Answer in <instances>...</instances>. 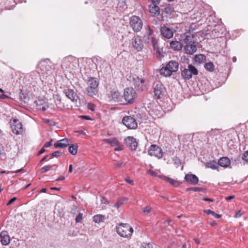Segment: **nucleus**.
<instances>
[{
  "instance_id": "nucleus-56",
  "label": "nucleus",
  "mask_w": 248,
  "mask_h": 248,
  "mask_svg": "<svg viewBox=\"0 0 248 248\" xmlns=\"http://www.w3.org/2000/svg\"><path fill=\"white\" fill-rule=\"evenodd\" d=\"M65 179V177L63 176H60V177H59L56 180L57 181H62V180H63Z\"/></svg>"
},
{
  "instance_id": "nucleus-35",
  "label": "nucleus",
  "mask_w": 248,
  "mask_h": 248,
  "mask_svg": "<svg viewBox=\"0 0 248 248\" xmlns=\"http://www.w3.org/2000/svg\"><path fill=\"white\" fill-rule=\"evenodd\" d=\"M205 59V57L202 54L196 55L194 57V60L198 63H202Z\"/></svg>"
},
{
  "instance_id": "nucleus-21",
  "label": "nucleus",
  "mask_w": 248,
  "mask_h": 248,
  "mask_svg": "<svg viewBox=\"0 0 248 248\" xmlns=\"http://www.w3.org/2000/svg\"><path fill=\"white\" fill-rule=\"evenodd\" d=\"M1 242L2 245L6 246L10 242V237L7 231H2L0 233Z\"/></svg>"
},
{
  "instance_id": "nucleus-29",
  "label": "nucleus",
  "mask_w": 248,
  "mask_h": 248,
  "mask_svg": "<svg viewBox=\"0 0 248 248\" xmlns=\"http://www.w3.org/2000/svg\"><path fill=\"white\" fill-rule=\"evenodd\" d=\"M133 82L135 86L139 87L142 86L144 83V80L143 79L139 78L138 76H135L133 77Z\"/></svg>"
},
{
  "instance_id": "nucleus-8",
  "label": "nucleus",
  "mask_w": 248,
  "mask_h": 248,
  "mask_svg": "<svg viewBox=\"0 0 248 248\" xmlns=\"http://www.w3.org/2000/svg\"><path fill=\"white\" fill-rule=\"evenodd\" d=\"M130 25L133 30L136 32L140 31L142 28V21L139 16H131Z\"/></svg>"
},
{
  "instance_id": "nucleus-17",
  "label": "nucleus",
  "mask_w": 248,
  "mask_h": 248,
  "mask_svg": "<svg viewBox=\"0 0 248 248\" xmlns=\"http://www.w3.org/2000/svg\"><path fill=\"white\" fill-rule=\"evenodd\" d=\"M126 145L131 150H136L138 146L136 139L133 137H127L125 139Z\"/></svg>"
},
{
  "instance_id": "nucleus-9",
  "label": "nucleus",
  "mask_w": 248,
  "mask_h": 248,
  "mask_svg": "<svg viewBox=\"0 0 248 248\" xmlns=\"http://www.w3.org/2000/svg\"><path fill=\"white\" fill-rule=\"evenodd\" d=\"M122 122L129 129H135L138 127V124L136 120L130 116L124 117L123 118Z\"/></svg>"
},
{
  "instance_id": "nucleus-13",
  "label": "nucleus",
  "mask_w": 248,
  "mask_h": 248,
  "mask_svg": "<svg viewBox=\"0 0 248 248\" xmlns=\"http://www.w3.org/2000/svg\"><path fill=\"white\" fill-rule=\"evenodd\" d=\"M132 45L134 48L138 51L141 50L143 47L142 40L139 36H134L132 38Z\"/></svg>"
},
{
  "instance_id": "nucleus-6",
  "label": "nucleus",
  "mask_w": 248,
  "mask_h": 248,
  "mask_svg": "<svg viewBox=\"0 0 248 248\" xmlns=\"http://www.w3.org/2000/svg\"><path fill=\"white\" fill-rule=\"evenodd\" d=\"M198 74V70L192 64H189L187 68H185L181 72L182 77L186 79H190L192 75H197Z\"/></svg>"
},
{
  "instance_id": "nucleus-46",
  "label": "nucleus",
  "mask_w": 248,
  "mask_h": 248,
  "mask_svg": "<svg viewBox=\"0 0 248 248\" xmlns=\"http://www.w3.org/2000/svg\"><path fill=\"white\" fill-rule=\"evenodd\" d=\"M123 164V162H122V161L119 162H118V163H116L114 164V166L116 168H120L122 166Z\"/></svg>"
},
{
  "instance_id": "nucleus-34",
  "label": "nucleus",
  "mask_w": 248,
  "mask_h": 248,
  "mask_svg": "<svg viewBox=\"0 0 248 248\" xmlns=\"http://www.w3.org/2000/svg\"><path fill=\"white\" fill-rule=\"evenodd\" d=\"M203 212H204V213H206L207 215H212L216 218H219L221 217V215L217 214L215 212L211 210L210 209L205 210H204Z\"/></svg>"
},
{
  "instance_id": "nucleus-22",
  "label": "nucleus",
  "mask_w": 248,
  "mask_h": 248,
  "mask_svg": "<svg viewBox=\"0 0 248 248\" xmlns=\"http://www.w3.org/2000/svg\"><path fill=\"white\" fill-rule=\"evenodd\" d=\"M184 36L185 37L184 39V42L185 44H191L196 43L194 35L191 32H188L187 34L185 33Z\"/></svg>"
},
{
  "instance_id": "nucleus-20",
  "label": "nucleus",
  "mask_w": 248,
  "mask_h": 248,
  "mask_svg": "<svg viewBox=\"0 0 248 248\" xmlns=\"http://www.w3.org/2000/svg\"><path fill=\"white\" fill-rule=\"evenodd\" d=\"M55 105L59 110H63L65 108V105L62 101V99L59 94H55L53 96Z\"/></svg>"
},
{
  "instance_id": "nucleus-39",
  "label": "nucleus",
  "mask_w": 248,
  "mask_h": 248,
  "mask_svg": "<svg viewBox=\"0 0 248 248\" xmlns=\"http://www.w3.org/2000/svg\"><path fill=\"white\" fill-rule=\"evenodd\" d=\"M155 50H156V52L157 53V57L158 58H161L163 56V55L162 54V49L160 48L158 46Z\"/></svg>"
},
{
  "instance_id": "nucleus-51",
  "label": "nucleus",
  "mask_w": 248,
  "mask_h": 248,
  "mask_svg": "<svg viewBox=\"0 0 248 248\" xmlns=\"http://www.w3.org/2000/svg\"><path fill=\"white\" fill-rule=\"evenodd\" d=\"M148 31H149V32H148V36H151L153 33V31L151 29V28H150V26H148Z\"/></svg>"
},
{
  "instance_id": "nucleus-44",
  "label": "nucleus",
  "mask_w": 248,
  "mask_h": 248,
  "mask_svg": "<svg viewBox=\"0 0 248 248\" xmlns=\"http://www.w3.org/2000/svg\"><path fill=\"white\" fill-rule=\"evenodd\" d=\"M95 105L92 103H88V108L92 111L94 110Z\"/></svg>"
},
{
  "instance_id": "nucleus-61",
  "label": "nucleus",
  "mask_w": 248,
  "mask_h": 248,
  "mask_svg": "<svg viewBox=\"0 0 248 248\" xmlns=\"http://www.w3.org/2000/svg\"><path fill=\"white\" fill-rule=\"evenodd\" d=\"M210 225L212 226H215L217 225V223H216V221H213L212 222L210 223Z\"/></svg>"
},
{
  "instance_id": "nucleus-15",
  "label": "nucleus",
  "mask_w": 248,
  "mask_h": 248,
  "mask_svg": "<svg viewBox=\"0 0 248 248\" xmlns=\"http://www.w3.org/2000/svg\"><path fill=\"white\" fill-rule=\"evenodd\" d=\"M64 93L66 96L72 102H77L78 99V96L76 92L73 89L67 88L64 90Z\"/></svg>"
},
{
  "instance_id": "nucleus-50",
  "label": "nucleus",
  "mask_w": 248,
  "mask_h": 248,
  "mask_svg": "<svg viewBox=\"0 0 248 248\" xmlns=\"http://www.w3.org/2000/svg\"><path fill=\"white\" fill-rule=\"evenodd\" d=\"M45 147L42 148L38 153L37 155H40L45 152Z\"/></svg>"
},
{
  "instance_id": "nucleus-36",
  "label": "nucleus",
  "mask_w": 248,
  "mask_h": 248,
  "mask_svg": "<svg viewBox=\"0 0 248 248\" xmlns=\"http://www.w3.org/2000/svg\"><path fill=\"white\" fill-rule=\"evenodd\" d=\"M204 68L210 72H213L214 70L215 66L212 62L206 63L204 64Z\"/></svg>"
},
{
  "instance_id": "nucleus-40",
  "label": "nucleus",
  "mask_w": 248,
  "mask_h": 248,
  "mask_svg": "<svg viewBox=\"0 0 248 248\" xmlns=\"http://www.w3.org/2000/svg\"><path fill=\"white\" fill-rule=\"evenodd\" d=\"M83 219V214L82 213H79L76 217V222L79 223Z\"/></svg>"
},
{
  "instance_id": "nucleus-52",
  "label": "nucleus",
  "mask_w": 248,
  "mask_h": 248,
  "mask_svg": "<svg viewBox=\"0 0 248 248\" xmlns=\"http://www.w3.org/2000/svg\"><path fill=\"white\" fill-rule=\"evenodd\" d=\"M190 190L194 191H201V188L198 187H192L190 188Z\"/></svg>"
},
{
  "instance_id": "nucleus-45",
  "label": "nucleus",
  "mask_w": 248,
  "mask_h": 248,
  "mask_svg": "<svg viewBox=\"0 0 248 248\" xmlns=\"http://www.w3.org/2000/svg\"><path fill=\"white\" fill-rule=\"evenodd\" d=\"M52 141V140H51L48 142H46L45 144H44V147L45 148H48L50 147L51 145V142Z\"/></svg>"
},
{
  "instance_id": "nucleus-3",
  "label": "nucleus",
  "mask_w": 248,
  "mask_h": 248,
  "mask_svg": "<svg viewBox=\"0 0 248 248\" xmlns=\"http://www.w3.org/2000/svg\"><path fill=\"white\" fill-rule=\"evenodd\" d=\"M116 232L123 237L128 238L133 233V228L127 223H121L116 227Z\"/></svg>"
},
{
  "instance_id": "nucleus-57",
  "label": "nucleus",
  "mask_w": 248,
  "mask_h": 248,
  "mask_svg": "<svg viewBox=\"0 0 248 248\" xmlns=\"http://www.w3.org/2000/svg\"><path fill=\"white\" fill-rule=\"evenodd\" d=\"M234 198V196H230L229 197H226L225 199L226 200L229 201L232 199H233Z\"/></svg>"
},
{
  "instance_id": "nucleus-37",
  "label": "nucleus",
  "mask_w": 248,
  "mask_h": 248,
  "mask_svg": "<svg viewBox=\"0 0 248 248\" xmlns=\"http://www.w3.org/2000/svg\"><path fill=\"white\" fill-rule=\"evenodd\" d=\"M149 40H151L154 49H155L158 46V42L156 39L154 37H151L150 38H149Z\"/></svg>"
},
{
  "instance_id": "nucleus-43",
  "label": "nucleus",
  "mask_w": 248,
  "mask_h": 248,
  "mask_svg": "<svg viewBox=\"0 0 248 248\" xmlns=\"http://www.w3.org/2000/svg\"><path fill=\"white\" fill-rule=\"evenodd\" d=\"M152 209L150 206H147L143 209V212L145 214H147L151 211Z\"/></svg>"
},
{
  "instance_id": "nucleus-4",
  "label": "nucleus",
  "mask_w": 248,
  "mask_h": 248,
  "mask_svg": "<svg viewBox=\"0 0 248 248\" xmlns=\"http://www.w3.org/2000/svg\"><path fill=\"white\" fill-rule=\"evenodd\" d=\"M137 97V93L132 88H126L124 92V105L132 104Z\"/></svg>"
},
{
  "instance_id": "nucleus-28",
  "label": "nucleus",
  "mask_w": 248,
  "mask_h": 248,
  "mask_svg": "<svg viewBox=\"0 0 248 248\" xmlns=\"http://www.w3.org/2000/svg\"><path fill=\"white\" fill-rule=\"evenodd\" d=\"M161 178L165 181L169 182L171 185H172V186H175V187H177V186H179L181 184V183L177 180H174V179L171 178L170 177H169L163 176L161 177Z\"/></svg>"
},
{
  "instance_id": "nucleus-18",
  "label": "nucleus",
  "mask_w": 248,
  "mask_h": 248,
  "mask_svg": "<svg viewBox=\"0 0 248 248\" xmlns=\"http://www.w3.org/2000/svg\"><path fill=\"white\" fill-rule=\"evenodd\" d=\"M184 50L186 54L192 55L196 52L197 46L195 44H185Z\"/></svg>"
},
{
  "instance_id": "nucleus-16",
  "label": "nucleus",
  "mask_w": 248,
  "mask_h": 248,
  "mask_svg": "<svg viewBox=\"0 0 248 248\" xmlns=\"http://www.w3.org/2000/svg\"><path fill=\"white\" fill-rule=\"evenodd\" d=\"M111 100L119 104H124L123 97L118 91H112L111 92Z\"/></svg>"
},
{
  "instance_id": "nucleus-7",
  "label": "nucleus",
  "mask_w": 248,
  "mask_h": 248,
  "mask_svg": "<svg viewBox=\"0 0 248 248\" xmlns=\"http://www.w3.org/2000/svg\"><path fill=\"white\" fill-rule=\"evenodd\" d=\"M149 155L151 156H154L159 159L163 156V152L162 149L155 144H152L148 149Z\"/></svg>"
},
{
  "instance_id": "nucleus-5",
  "label": "nucleus",
  "mask_w": 248,
  "mask_h": 248,
  "mask_svg": "<svg viewBox=\"0 0 248 248\" xmlns=\"http://www.w3.org/2000/svg\"><path fill=\"white\" fill-rule=\"evenodd\" d=\"M77 59L71 56L65 57L62 62V67L67 70H73L76 67Z\"/></svg>"
},
{
  "instance_id": "nucleus-62",
  "label": "nucleus",
  "mask_w": 248,
  "mask_h": 248,
  "mask_svg": "<svg viewBox=\"0 0 248 248\" xmlns=\"http://www.w3.org/2000/svg\"><path fill=\"white\" fill-rule=\"evenodd\" d=\"M9 173V171H6V170H2V171H0V174H3V173H4V174H8Z\"/></svg>"
},
{
  "instance_id": "nucleus-31",
  "label": "nucleus",
  "mask_w": 248,
  "mask_h": 248,
  "mask_svg": "<svg viewBox=\"0 0 248 248\" xmlns=\"http://www.w3.org/2000/svg\"><path fill=\"white\" fill-rule=\"evenodd\" d=\"M105 218V216L100 214L96 215L93 217V221L97 223L103 222Z\"/></svg>"
},
{
  "instance_id": "nucleus-10",
  "label": "nucleus",
  "mask_w": 248,
  "mask_h": 248,
  "mask_svg": "<svg viewBox=\"0 0 248 248\" xmlns=\"http://www.w3.org/2000/svg\"><path fill=\"white\" fill-rule=\"evenodd\" d=\"M11 127L13 132L16 135L21 134L23 131L22 124L21 123L17 120H14L13 121Z\"/></svg>"
},
{
  "instance_id": "nucleus-26",
  "label": "nucleus",
  "mask_w": 248,
  "mask_h": 248,
  "mask_svg": "<svg viewBox=\"0 0 248 248\" xmlns=\"http://www.w3.org/2000/svg\"><path fill=\"white\" fill-rule=\"evenodd\" d=\"M230 164V160L227 157H221L218 161V165L224 168H227Z\"/></svg>"
},
{
  "instance_id": "nucleus-59",
  "label": "nucleus",
  "mask_w": 248,
  "mask_h": 248,
  "mask_svg": "<svg viewBox=\"0 0 248 248\" xmlns=\"http://www.w3.org/2000/svg\"><path fill=\"white\" fill-rule=\"evenodd\" d=\"M0 98H2V99H5V98H8V96H7L6 95L4 94H1L0 96Z\"/></svg>"
},
{
  "instance_id": "nucleus-24",
  "label": "nucleus",
  "mask_w": 248,
  "mask_h": 248,
  "mask_svg": "<svg viewBox=\"0 0 248 248\" xmlns=\"http://www.w3.org/2000/svg\"><path fill=\"white\" fill-rule=\"evenodd\" d=\"M161 33L164 37L168 39L171 38L173 34L172 31L166 27H163L161 29Z\"/></svg>"
},
{
  "instance_id": "nucleus-48",
  "label": "nucleus",
  "mask_w": 248,
  "mask_h": 248,
  "mask_svg": "<svg viewBox=\"0 0 248 248\" xmlns=\"http://www.w3.org/2000/svg\"><path fill=\"white\" fill-rule=\"evenodd\" d=\"M49 158V155H46L42 158V159L41 160V162H42L44 161H48L49 160V159H48Z\"/></svg>"
},
{
  "instance_id": "nucleus-19",
  "label": "nucleus",
  "mask_w": 248,
  "mask_h": 248,
  "mask_svg": "<svg viewBox=\"0 0 248 248\" xmlns=\"http://www.w3.org/2000/svg\"><path fill=\"white\" fill-rule=\"evenodd\" d=\"M185 180L188 183L194 185L197 184L199 182L198 177L192 174H186L185 177Z\"/></svg>"
},
{
  "instance_id": "nucleus-41",
  "label": "nucleus",
  "mask_w": 248,
  "mask_h": 248,
  "mask_svg": "<svg viewBox=\"0 0 248 248\" xmlns=\"http://www.w3.org/2000/svg\"><path fill=\"white\" fill-rule=\"evenodd\" d=\"M51 167H52L51 166H49V165L44 166V167H42L41 168V172H46L47 171H48L49 170H50Z\"/></svg>"
},
{
  "instance_id": "nucleus-33",
  "label": "nucleus",
  "mask_w": 248,
  "mask_h": 248,
  "mask_svg": "<svg viewBox=\"0 0 248 248\" xmlns=\"http://www.w3.org/2000/svg\"><path fill=\"white\" fill-rule=\"evenodd\" d=\"M78 148V146L77 144H72L69 147L68 151L72 155H75L77 153Z\"/></svg>"
},
{
  "instance_id": "nucleus-12",
  "label": "nucleus",
  "mask_w": 248,
  "mask_h": 248,
  "mask_svg": "<svg viewBox=\"0 0 248 248\" xmlns=\"http://www.w3.org/2000/svg\"><path fill=\"white\" fill-rule=\"evenodd\" d=\"M103 141L105 143L111 145V146L114 147L115 151H122L123 149V146L120 144L119 141L116 138L104 139Z\"/></svg>"
},
{
  "instance_id": "nucleus-32",
  "label": "nucleus",
  "mask_w": 248,
  "mask_h": 248,
  "mask_svg": "<svg viewBox=\"0 0 248 248\" xmlns=\"http://www.w3.org/2000/svg\"><path fill=\"white\" fill-rule=\"evenodd\" d=\"M163 12L165 14L171 15L174 12V9L172 5L168 4L165 6Z\"/></svg>"
},
{
  "instance_id": "nucleus-1",
  "label": "nucleus",
  "mask_w": 248,
  "mask_h": 248,
  "mask_svg": "<svg viewBox=\"0 0 248 248\" xmlns=\"http://www.w3.org/2000/svg\"><path fill=\"white\" fill-rule=\"evenodd\" d=\"M87 87L85 89V93L90 96H93L98 93L99 82L96 78H90L87 82Z\"/></svg>"
},
{
  "instance_id": "nucleus-25",
  "label": "nucleus",
  "mask_w": 248,
  "mask_h": 248,
  "mask_svg": "<svg viewBox=\"0 0 248 248\" xmlns=\"http://www.w3.org/2000/svg\"><path fill=\"white\" fill-rule=\"evenodd\" d=\"M157 3H152L149 5V12L152 16H158L160 14V9L158 6L156 5Z\"/></svg>"
},
{
  "instance_id": "nucleus-55",
  "label": "nucleus",
  "mask_w": 248,
  "mask_h": 248,
  "mask_svg": "<svg viewBox=\"0 0 248 248\" xmlns=\"http://www.w3.org/2000/svg\"><path fill=\"white\" fill-rule=\"evenodd\" d=\"M120 205H121V203L119 202H117L114 204V207H115L117 209H118L119 208V207L120 206Z\"/></svg>"
},
{
  "instance_id": "nucleus-42",
  "label": "nucleus",
  "mask_w": 248,
  "mask_h": 248,
  "mask_svg": "<svg viewBox=\"0 0 248 248\" xmlns=\"http://www.w3.org/2000/svg\"><path fill=\"white\" fill-rule=\"evenodd\" d=\"M242 158L246 162H248V151L244 152L243 154Z\"/></svg>"
},
{
  "instance_id": "nucleus-60",
  "label": "nucleus",
  "mask_w": 248,
  "mask_h": 248,
  "mask_svg": "<svg viewBox=\"0 0 248 248\" xmlns=\"http://www.w3.org/2000/svg\"><path fill=\"white\" fill-rule=\"evenodd\" d=\"M76 132H78V133H79L81 134H82V135H85L86 134V132L83 131V130H79V131H77Z\"/></svg>"
},
{
  "instance_id": "nucleus-47",
  "label": "nucleus",
  "mask_w": 248,
  "mask_h": 248,
  "mask_svg": "<svg viewBox=\"0 0 248 248\" xmlns=\"http://www.w3.org/2000/svg\"><path fill=\"white\" fill-rule=\"evenodd\" d=\"M16 200V197H14L12 198L7 203V205H10L12 204L14 202H15Z\"/></svg>"
},
{
  "instance_id": "nucleus-64",
  "label": "nucleus",
  "mask_w": 248,
  "mask_h": 248,
  "mask_svg": "<svg viewBox=\"0 0 248 248\" xmlns=\"http://www.w3.org/2000/svg\"><path fill=\"white\" fill-rule=\"evenodd\" d=\"M46 123L49 124L50 125H51V124L50 123V121L49 119H46L44 121Z\"/></svg>"
},
{
  "instance_id": "nucleus-30",
  "label": "nucleus",
  "mask_w": 248,
  "mask_h": 248,
  "mask_svg": "<svg viewBox=\"0 0 248 248\" xmlns=\"http://www.w3.org/2000/svg\"><path fill=\"white\" fill-rule=\"evenodd\" d=\"M205 166L207 168H210L213 170H216L218 169V163H217L215 160L210 161L205 164Z\"/></svg>"
},
{
  "instance_id": "nucleus-23",
  "label": "nucleus",
  "mask_w": 248,
  "mask_h": 248,
  "mask_svg": "<svg viewBox=\"0 0 248 248\" xmlns=\"http://www.w3.org/2000/svg\"><path fill=\"white\" fill-rule=\"evenodd\" d=\"M69 140L65 138L58 140L55 143L54 146L55 148H65L69 145Z\"/></svg>"
},
{
  "instance_id": "nucleus-53",
  "label": "nucleus",
  "mask_w": 248,
  "mask_h": 248,
  "mask_svg": "<svg viewBox=\"0 0 248 248\" xmlns=\"http://www.w3.org/2000/svg\"><path fill=\"white\" fill-rule=\"evenodd\" d=\"M203 201H206V202H213L214 201V200L212 199H209V198H203Z\"/></svg>"
},
{
  "instance_id": "nucleus-27",
  "label": "nucleus",
  "mask_w": 248,
  "mask_h": 248,
  "mask_svg": "<svg viewBox=\"0 0 248 248\" xmlns=\"http://www.w3.org/2000/svg\"><path fill=\"white\" fill-rule=\"evenodd\" d=\"M170 46L175 51H179L182 49L183 46L181 42L177 41H173L170 43Z\"/></svg>"
},
{
  "instance_id": "nucleus-49",
  "label": "nucleus",
  "mask_w": 248,
  "mask_h": 248,
  "mask_svg": "<svg viewBox=\"0 0 248 248\" xmlns=\"http://www.w3.org/2000/svg\"><path fill=\"white\" fill-rule=\"evenodd\" d=\"M125 180L128 183H129V184L131 185H134V181L132 180H129V179L128 178H125Z\"/></svg>"
},
{
  "instance_id": "nucleus-2",
  "label": "nucleus",
  "mask_w": 248,
  "mask_h": 248,
  "mask_svg": "<svg viewBox=\"0 0 248 248\" xmlns=\"http://www.w3.org/2000/svg\"><path fill=\"white\" fill-rule=\"evenodd\" d=\"M179 64L174 61H170L165 67H162L160 72L161 75L165 77H170L172 73L176 72L178 70Z\"/></svg>"
},
{
  "instance_id": "nucleus-14",
  "label": "nucleus",
  "mask_w": 248,
  "mask_h": 248,
  "mask_svg": "<svg viewBox=\"0 0 248 248\" xmlns=\"http://www.w3.org/2000/svg\"><path fill=\"white\" fill-rule=\"evenodd\" d=\"M165 93V89L161 83H156L155 89L154 93L155 95L157 98H160L164 95Z\"/></svg>"
},
{
  "instance_id": "nucleus-11",
  "label": "nucleus",
  "mask_w": 248,
  "mask_h": 248,
  "mask_svg": "<svg viewBox=\"0 0 248 248\" xmlns=\"http://www.w3.org/2000/svg\"><path fill=\"white\" fill-rule=\"evenodd\" d=\"M36 108L42 111L46 110L49 107L48 103L44 98H38L35 101Z\"/></svg>"
},
{
  "instance_id": "nucleus-63",
  "label": "nucleus",
  "mask_w": 248,
  "mask_h": 248,
  "mask_svg": "<svg viewBox=\"0 0 248 248\" xmlns=\"http://www.w3.org/2000/svg\"><path fill=\"white\" fill-rule=\"evenodd\" d=\"M194 240L196 242V243L197 244H199L200 243V240L197 239V238H194Z\"/></svg>"
},
{
  "instance_id": "nucleus-38",
  "label": "nucleus",
  "mask_w": 248,
  "mask_h": 248,
  "mask_svg": "<svg viewBox=\"0 0 248 248\" xmlns=\"http://www.w3.org/2000/svg\"><path fill=\"white\" fill-rule=\"evenodd\" d=\"M62 153L60 151H55L52 154L49 155V158L48 159L52 158L53 157H58L61 155Z\"/></svg>"
},
{
  "instance_id": "nucleus-54",
  "label": "nucleus",
  "mask_w": 248,
  "mask_h": 248,
  "mask_svg": "<svg viewBox=\"0 0 248 248\" xmlns=\"http://www.w3.org/2000/svg\"><path fill=\"white\" fill-rule=\"evenodd\" d=\"M149 1H151L152 3H159L160 2V0H148Z\"/></svg>"
},
{
  "instance_id": "nucleus-58",
  "label": "nucleus",
  "mask_w": 248,
  "mask_h": 248,
  "mask_svg": "<svg viewBox=\"0 0 248 248\" xmlns=\"http://www.w3.org/2000/svg\"><path fill=\"white\" fill-rule=\"evenodd\" d=\"M72 170H73V166L72 164H70L69 165L68 172L69 173H71L72 172Z\"/></svg>"
}]
</instances>
